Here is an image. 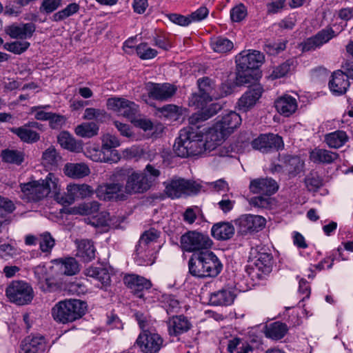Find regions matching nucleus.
<instances>
[{"instance_id":"obj_1","label":"nucleus","mask_w":353,"mask_h":353,"mask_svg":"<svg viewBox=\"0 0 353 353\" xmlns=\"http://www.w3.org/2000/svg\"><path fill=\"white\" fill-rule=\"evenodd\" d=\"M199 125H190L182 129L174 145V153L180 157L199 155L207 151L203 134Z\"/></svg>"},{"instance_id":"obj_2","label":"nucleus","mask_w":353,"mask_h":353,"mask_svg":"<svg viewBox=\"0 0 353 353\" xmlns=\"http://www.w3.org/2000/svg\"><path fill=\"white\" fill-rule=\"evenodd\" d=\"M188 268L193 276L200 279L214 278L222 271L223 264L210 249L192 256L188 261Z\"/></svg>"},{"instance_id":"obj_3","label":"nucleus","mask_w":353,"mask_h":353,"mask_svg":"<svg viewBox=\"0 0 353 353\" xmlns=\"http://www.w3.org/2000/svg\"><path fill=\"white\" fill-rule=\"evenodd\" d=\"M128 176V169L116 168L111 176V182L99 185L96 190L97 196L104 201H125L129 196L123 181Z\"/></svg>"},{"instance_id":"obj_4","label":"nucleus","mask_w":353,"mask_h":353,"mask_svg":"<svg viewBox=\"0 0 353 353\" xmlns=\"http://www.w3.org/2000/svg\"><path fill=\"white\" fill-rule=\"evenodd\" d=\"M197 85L198 92L192 94L190 99V104L195 107H203L214 99H218L231 93V88L224 84L221 87L223 91L219 92L214 81L208 77L199 78L197 80Z\"/></svg>"},{"instance_id":"obj_5","label":"nucleus","mask_w":353,"mask_h":353,"mask_svg":"<svg viewBox=\"0 0 353 353\" xmlns=\"http://www.w3.org/2000/svg\"><path fill=\"white\" fill-rule=\"evenodd\" d=\"M57 189V177L53 173H48L45 179L33 181L21 184L22 199L28 201H38L47 196L50 192Z\"/></svg>"},{"instance_id":"obj_6","label":"nucleus","mask_w":353,"mask_h":353,"mask_svg":"<svg viewBox=\"0 0 353 353\" xmlns=\"http://www.w3.org/2000/svg\"><path fill=\"white\" fill-rule=\"evenodd\" d=\"M87 305L78 299H68L57 303L52 309V315L57 322L67 323L81 318Z\"/></svg>"},{"instance_id":"obj_7","label":"nucleus","mask_w":353,"mask_h":353,"mask_svg":"<svg viewBox=\"0 0 353 353\" xmlns=\"http://www.w3.org/2000/svg\"><path fill=\"white\" fill-rule=\"evenodd\" d=\"M181 246L187 252L199 254L211 249L213 242L210 236L205 233L196 230L188 231L181 236Z\"/></svg>"},{"instance_id":"obj_8","label":"nucleus","mask_w":353,"mask_h":353,"mask_svg":"<svg viewBox=\"0 0 353 353\" xmlns=\"http://www.w3.org/2000/svg\"><path fill=\"white\" fill-rule=\"evenodd\" d=\"M6 295L10 302L17 305L30 303L34 298L32 286L23 281H13L6 289Z\"/></svg>"},{"instance_id":"obj_9","label":"nucleus","mask_w":353,"mask_h":353,"mask_svg":"<svg viewBox=\"0 0 353 353\" xmlns=\"http://www.w3.org/2000/svg\"><path fill=\"white\" fill-rule=\"evenodd\" d=\"M201 185L195 181L185 180L183 179H173L166 185L165 192L172 199L179 198L184 194H196Z\"/></svg>"},{"instance_id":"obj_10","label":"nucleus","mask_w":353,"mask_h":353,"mask_svg":"<svg viewBox=\"0 0 353 353\" xmlns=\"http://www.w3.org/2000/svg\"><path fill=\"white\" fill-rule=\"evenodd\" d=\"M107 107L117 114L126 117L131 121L139 110V106L133 101L121 97H111L107 100Z\"/></svg>"},{"instance_id":"obj_11","label":"nucleus","mask_w":353,"mask_h":353,"mask_svg":"<svg viewBox=\"0 0 353 353\" xmlns=\"http://www.w3.org/2000/svg\"><path fill=\"white\" fill-rule=\"evenodd\" d=\"M265 57L257 50L242 51L236 57L239 71L247 72L259 68L264 62Z\"/></svg>"},{"instance_id":"obj_12","label":"nucleus","mask_w":353,"mask_h":353,"mask_svg":"<svg viewBox=\"0 0 353 353\" xmlns=\"http://www.w3.org/2000/svg\"><path fill=\"white\" fill-rule=\"evenodd\" d=\"M127 169L128 176L125 181L128 196L133 194L144 193L151 188L150 182L146 179L145 174Z\"/></svg>"},{"instance_id":"obj_13","label":"nucleus","mask_w":353,"mask_h":353,"mask_svg":"<svg viewBox=\"0 0 353 353\" xmlns=\"http://www.w3.org/2000/svg\"><path fill=\"white\" fill-rule=\"evenodd\" d=\"M265 219L259 215L245 214L235 220L238 232L243 235L259 231L264 228Z\"/></svg>"},{"instance_id":"obj_14","label":"nucleus","mask_w":353,"mask_h":353,"mask_svg":"<svg viewBox=\"0 0 353 353\" xmlns=\"http://www.w3.org/2000/svg\"><path fill=\"white\" fill-rule=\"evenodd\" d=\"M252 147L261 152H268L273 150H280L283 148L282 137L274 134H261L251 142Z\"/></svg>"},{"instance_id":"obj_15","label":"nucleus","mask_w":353,"mask_h":353,"mask_svg":"<svg viewBox=\"0 0 353 353\" xmlns=\"http://www.w3.org/2000/svg\"><path fill=\"white\" fill-rule=\"evenodd\" d=\"M137 344L143 353H158L161 348L163 339L158 334L148 330L139 334Z\"/></svg>"},{"instance_id":"obj_16","label":"nucleus","mask_w":353,"mask_h":353,"mask_svg":"<svg viewBox=\"0 0 353 353\" xmlns=\"http://www.w3.org/2000/svg\"><path fill=\"white\" fill-rule=\"evenodd\" d=\"M160 232L154 228H150L145 231L141 236L138 245L136 247V261L139 265H151V262H145L142 260L143 253L146 252L148 247L151 243L155 242L159 237Z\"/></svg>"},{"instance_id":"obj_17","label":"nucleus","mask_w":353,"mask_h":353,"mask_svg":"<svg viewBox=\"0 0 353 353\" xmlns=\"http://www.w3.org/2000/svg\"><path fill=\"white\" fill-rule=\"evenodd\" d=\"M146 90L150 97L159 101H166L175 94L176 88L170 83L148 82Z\"/></svg>"},{"instance_id":"obj_18","label":"nucleus","mask_w":353,"mask_h":353,"mask_svg":"<svg viewBox=\"0 0 353 353\" xmlns=\"http://www.w3.org/2000/svg\"><path fill=\"white\" fill-rule=\"evenodd\" d=\"M336 36L335 32L331 28L323 29L319 32L315 36L305 40L301 43L302 50L303 51L314 50L328 42Z\"/></svg>"},{"instance_id":"obj_19","label":"nucleus","mask_w":353,"mask_h":353,"mask_svg":"<svg viewBox=\"0 0 353 353\" xmlns=\"http://www.w3.org/2000/svg\"><path fill=\"white\" fill-rule=\"evenodd\" d=\"M279 189L277 183L272 178H261L250 181V190L254 194L270 196Z\"/></svg>"},{"instance_id":"obj_20","label":"nucleus","mask_w":353,"mask_h":353,"mask_svg":"<svg viewBox=\"0 0 353 353\" xmlns=\"http://www.w3.org/2000/svg\"><path fill=\"white\" fill-rule=\"evenodd\" d=\"M36 26L32 23H13L5 28V32L12 39H27L32 37Z\"/></svg>"},{"instance_id":"obj_21","label":"nucleus","mask_w":353,"mask_h":353,"mask_svg":"<svg viewBox=\"0 0 353 353\" xmlns=\"http://www.w3.org/2000/svg\"><path fill=\"white\" fill-rule=\"evenodd\" d=\"M236 296V290L232 286H224L210 294V303L213 305H230Z\"/></svg>"},{"instance_id":"obj_22","label":"nucleus","mask_w":353,"mask_h":353,"mask_svg":"<svg viewBox=\"0 0 353 353\" xmlns=\"http://www.w3.org/2000/svg\"><path fill=\"white\" fill-rule=\"evenodd\" d=\"M348 79L349 78L345 71L337 70L334 72L328 84L331 92L336 96L344 94L350 86Z\"/></svg>"},{"instance_id":"obj_23","label":"nucleus","mask_w":353,"mask_h":353,"mask_svg":"<svg viewBox=\"0 0 353 353\" xmlns=\"http://www.w3.org/2000/svg\"><path fill=\"white\" fill-rule=\"evenodd\" d=\"M263 89L260 85L249 88L239 99L238 107L240 110L247 112L253 108L261 98Z\"/></svg>"},{"instance_id":"obj_24","label":"nucleus","mask_w":353,"mask_h":353,"mask_svg":"<svg viewBox=\"0 0 353 353\" xmlns=\"http://www.w3.org/2000/svg\"><path fill=\"white\" fill-rule=\"evenodd\" d=\"M228 136L223 129L220 128V125L215 123L205 133L204 142L207 150L208 151L214 150L218 145L222 143Z\"/></svg>"},{"instance_id":"obj_25","label":"nucleus","mask_w":353,"mask_h":353,"mask_svg":"<svg viewBox=\"0 0 353 353\" xmlns=\"http://www.w3.org/2000/svg\"><path fill=\"white\" fill-rule=\"evenodd\" d=\"M168 332L171 336H178L190 330L192 324L183 315L173 316L168 321Z\"/></svg>"},{"instance_id":"obj_26","label":"nucleus","mask_w":353,"mask_h":353,"mask_svg":"<svg viewBox=\"0 0 353 353\" xmlns=\"http://www.w3.org/2000/svg\"><path fill=\"white\" fill-rule=\"evenodd\" d=\"M123 281L139 298L143 297V290H148L152 286L150 281L136 274L125 276Z\"/></svg>"},{"instance_id":"obj_27","label":"nucleus","mask_w":353,"mask_h":353,"mask_svg":"<svg viewBox=\"0 0 353 353\" xmlns=\"http://www.w3.org/2000/svg\"><path fill=\"white\" fill-rule=\"evenodd\" d=\"M201 109V111L192 114L188 119L189 124L196 125H199L200 121L208 120L216 114L221 109V105L217 103H211L209 106L204 105L203 107H196Z\"/></svg>"},{"instance_id":"obj_28","label":"nucleus","mask_w":353,"mask_h":353,"mask_svg":"<svg viewBox=\"0 0 353 353\" xmlns=\"http://www.w3.org/2000/svg\"><path fill=\"white\" fill-rule=\"evenodd\" d=\"M216 123L229 136L240 125L241 118L236 112L230 111L225 113Z\"/></svg>"},{"instance_id":"obj_29","label":"nucleus","mask_w":353,"mask_h":353,"mask_svg":"<svg viewBox=\"0 0 353 353\" xmlns=\"http://www.w3.org/2000/svg\"><path fill=\"white\" fill-rule=\"evenodd\" d=\"M297 107L296 99L290 95L281 97L275 101L276 110L285 117H289L294 113Z\"/></svg>"},{"instance_id":"obj_30","label":"nucleus","mask_w":353,"mask_h":353,"mask_svg":"<svg viewBox=\"0 0 353 353\" xmlns=\"http://www.w3.org/2000/svg\"><path fill=\"white\" fill-rule=\"evenodd\" d=\"M76 256L81 258L84 262H89L95 258L96 249L92 241L88 239H82L76 242Z\"/></svg>"},{"instance_id":"obj_31","label":"nucleus","mask_w":353,"mask_h":353,"mask_svg":"<svg viewBox=\"0 0 353 353\" xmlns=\"http://www.w3.org/2000/svg\"><path fill=\"white\" fill-rule=\"evenodd\" d=\"M46 348V343L43 336H34L26 339L25 344L22 345L23 353H43Z\"/></svg>"},{"instance_id":"obj_32","label":"nucleus","mask_w":353,"mask_h":353,"mask_svg":"<svg viewBox=\"0 0 353 353\" xmlns=\"http://www.w3.org/2000/svg\"><path fill=\"white\" fill-rule=\"evenodd\" d=\"M234 227L228 222H222L214 224L211 232L214 238L217 240H228L231 239L234 234Z\"/></svg>"},{"instance_id":"obj_33","label":"nucleus","mask_w":353,"mask_h":353,"mask_svg":"<svg viewBox=\"0 0 353 353\" xmlns=\"http://www.w3.org/2000/svg\"><path fill=\"white\" fill-rule=\"evenodd\" d=\"M284 169L290 177H294L303 171L304 162L298 156L283 157Z\"/></svg>"},{"instance_id":"obj_34","label":"nucleus","mask_w":353,"mask_h":353,"mask_svg":"<svg viewBox=\"0 0 353 353\" xmlns=\"http://www.w3.org/2000/svg\"><path fill=\"white\" fill-rule=\"evenodd\" d=\"M63 172L70 178L81 179L89 175L90 170L85 163H68L64 166Z\"/></svg>"},{"instance_id":"obj_35","label":"nucleus","mask_w":353,"mask_h":353,"mask_svg":"<svg viewBox=\"0 0 353 353\" xmlns=\"http://www.w3.org/2000/svg\"><path fill=\"white\" fill-rule=\"evenodd\" d=\"M86 276L93 278L101 283L102 286H108L110 283V275L105 268L90 266L84 270Z\"/></svg>"},{"instance_id":"obj_36","label":"nucleus","mask_w":353,"mask_h":353,"mask_svg":"<svg viewBox=\"0 0 353 353\" xmlns=\"http://www.w3.org/2000/svg\"><path fill=\"white\" fill-rule=\"evenodd\" d=\"M339 157L336 152H334L325 149L314 148L310 152V159L314 163H332Z\"/></svg>"},{"instance_id":"obj_37","label":"nucleus","mask_w":353,"mask_h":353,"mask_svg":"<svg viewBox=\"0 0 353 353\" xmlns=\"http://www.w3.org/2000/svg\"><path fill=\"white\" fill-rule=\"evenodd\" d=\"M324 141L329 148H339L348 141V136L343 130H336L333 132L326 134Z\"/></svg>"},{"instance_id":"obj_38","label":"nucleus","mask_w":353,"mask_h":353,"mask_svg":"<svg viewBox=\"0 0 353 353\" xmlns=\"http://www.w3.org/2000/svg\"><path fill=\"white\" fill-rule=\"evenodd\" d=\"M10 131L16 134L22 141L32 143L40 139V135L36 131L29 129L27 126L10 128Z\"/></svg>"},{"instance_id":"obj_39","label":"nucleus","mask_w":353,"mask_h":353,"mask_svg":"<svg viewBox=\"0 0 353 353\" xmlns=\"http://www.w3.org/2000/svg\"><path fill=\"white\" fill-rule=\"evenodd\" d=\"M57 141L63 148L71 152H78L82 149L81 143L77 141L68 132H61L57 137Z\"/></svg>"},{"instance_id":"obj_40","label":"nucleus","mask_w":353,"mask_h":353,"mask_svg":"<svg viewBox=\"0 0 353 353\" xmlns=\"http://www.w3.org/2000/svg\"><path fill=\"white\" fill-rule=\"evenodd\" d=\"M99 207L100 204L96 201L85 202L71 208L70 213L72 214L90 215L97 212Z\"/></svg>"},{"instance_id":"obj_41","label":"nucleus","mask_w":353,"mask_h":353,"mask_svg":"<svg viewBox=\"0 0 353 353\" xmlns=\"http://www.w3.org/2000/svg\"><path fill=\"white\" fill-rule=\"evenodd\" d=\"M287 331L288 326L285 323L276 321L266 327L265 334L268 338L279 340L285 335Z\"/></svg>"},{"instance_id":"obj_42","label":"nucleus","mask_w":353,"mask_h":353,"mask_svg":"<svg viewBox=\"0 0 353 353\" xmlns=\"http://www.w3.org/2000/svg\"><path fill=\"white\" fill-rule=\"evenodd\" d=\"M99 125L94 122H85L75 128V133L83 138H92L98 134Z\"/></svg>"},{"instance_id":"obj_43","label":"nucleus","mask_w":353,"mask_h":353,"mask_svg":"<svg viewBox=\"0 0 353 353\" xmlns=\"http://www.w3.org/2000/svg\"><path fill=\"white\" fill-rule=\"evenodd\" d=\"M1 157L4 162L17 165L24 160V153L17 150L5 149L1 151Z\"/></svg>"},{"instance_id":"obj_44","label":"nucleus","mask_w":353,"mask_h":353,"mask_svg":"<svg viewBox=\"0 0 353 353\" xmlns=\"http://www.w3.org/2000/svg\"><path fill=\"white\" fill-rule=\"evenodd\" d=\"M34 273L39 282L45 281L47 288L44 290L50 291L54 285L49 275L48 268L43 264L38 265L34 268Z\"/></svg>"},{"instance_id":"obj_45","label":"nucleus","mask_w":353,"mask_h":353,"mask_svg":"<svg viewBox=\"0 0 353 353\" xmlns=\"http://www.w3.org/2000/svg\"><path fill=\"white\" fill-rule=\"evenodd\" d=\"M211 46L215 52L219 53L228 52L234 48L233 42L223 37H217L212 39Z\"/></svg>"},{"instance_id":"obj_46","label":"nucleus","mask_w":353,"mask_h":353,"mask_svg":"<svg viewBox=\"0 0 353 353\" xmlns=\"http://www.w3.org/2000/svg\"><path fill=\"white\" fill-rule=\"evenodd\" d=\"M61 159V157L54 146L47 148L42 154V162L47 166L56 167Z\"/></svg>"},{"instance_id":"obj_47","label":"nucleus","mask_w":353,"mask_h":353,"mask_svg":"<svg viewBox=\"0 0 353 353\" xmlns=\"http://www.w3.org/2000/svg\"><path fill=\"white\" fill-rule=\"evenodd\" d=\"M67 190L73 195L74 199L76 197L85 198L93 193L91 186L86 184H70L68 185Z\"/></svg>"},{"instance_id":"obj_48","label":"nucleus","mask_w":353,"mask_h":353,"mask_svg":"<svg viewBox=\"0 0 353 353\" xmlns=\"http://www.w3.org/2000/svg\"><path fill=\"white\" fill-rule=\"evenodd\" d=\"M80 6L77 3L68 4L65 8L57 12L52 15V21L58 22L63 21L79 12Z\"/></svg>"},{"instance_id":"obj_49","label":"nucleus","mask_w":353,"mask_h":353,"mask_svg":"<svg viewBox=\"0 0 353 353\" xmlns=\"http://www.w3.org/2000/svg\"><path fill=\"white\" fill-rule=\"evenodd\" d=\"M61 269L65 275L72 276L79 272V265L73 257H69L61 261Z\"/></svg>"},{"instance_id":"obj_50","label":"nucleus","mask_w":353,"mask_h":353,"mask_svg":"<svg viewBox=\"0 0 353 353\" xmlns=\"http://www.w3.org/2000/svg\"><path fill=\"white\" fill-rule=\"evenodd\" d=\"M39 248L42 252L49 253L55 245V240L48 232H44L39 234Z\"/></svg>"},{"instance_id":"obj_51","label":"nucleus","mask_w":353,"mask_h":353,"mask_svg":"<svg viewBox=\"0 0 353 353\" xmlns=\"http://www.w3.org/2000/svg\"><path fill=\"white\" fill-rule=\"evenodd\" d=\"M137 55L141 59H150L157 55V51L150 47L146 43H142L136 47Z\"/></svg>"},{"instance_id":"obj_52","label":"nucleus","mask_w":353,"mask_h":353,"mask_svg":"<svg viewBox=\"0 0 353 353\" xmlns=\"http://www.w3.org/2000/svg\"><path fill=\"white\" fill-rule=\"evenodd\" d=\"M30 43L28 41H14L6 43L3 48L16 54H20L24 52L29 47Z\"/></svg>"},{"instance_id":"obj_53","label":"nucleus","mask_w":353,"mask_h":353,"mask_svg":"<svg viewBox=\"0 0 353 353\" xmlns=\"http://www.w3.org/2000/svg\"><path fill=\"white\" fill-rule=\"evenodd\" d=\"M272 256L268 253H259L254 262L256 267L262 272L268 271L271 264Z\"/></svg>"},{"instance_id":"obj_54","label":"nucleus","mask_w":353,"mask_h":353,"mask_svg":"<svg viewBox=\"0 0 353 353\" xmlns=\"http://www.w3.org/2000/svg\"><path fill=\"white\" fill-rule=\"evenodd\" d=\"M246 15L247 9L243 3L239 4L230 10V18L234 22L241 21Z\"/></svg>"},{"instance_id":"obj_55","label":"nucleus","mask_w":353,"mask_h":353,"mask_svg":"<svg viewBox=\"0 0 353 353\" xmlns=\"http://www.w3.org/2000/svg\"><path fill=\"white\" fill-rule=\"evenodd\" d=\"M60 188L59 185V179H57V189L55 192H51L54 194V199L63 205H68L72 204L74 201V199L72 194H70L68 192V195L61 194L59 192Z\"/></svg>"},{"instance_id":"obj_56","label":"nucleus","mask_w":353,"mask_h":353,"mask_svg":"<svg viewBox=\"0 0 353 353\" xmlns=\"http://www.w3.org/2000/svg\"><path fill=\"white\" fill-rule=\"evenodd\" d=\"M61 4L62 0H43L39 10L41 12L50 14L61 6Z\"/></svg>"},{"instance_id":"obj_57","label":"nucleus","mask_w":353,"mask_h":353,"mask_svg":"<svg viewBox=\"0 0 353 353\" xmlns=\"http://www.w3.org/2000/svg\"><path fill=\"white\" fill-rule=\"evenodd\" d=\"M106 115L103 110L88 108L85 110L83 119L88 120L97 119L101 120Z\"/></svg>"},{"instance_id":"obj_58","label":"nucleus","mask_w":353,"mask_h":353,"mask_svg":"<svg viewBox=\"0 0 353 353\" xmlns=\"http://www.w3.org/2000/svg\"><path fill=\"white\" fill-rule=\"evenodd\" d=\"M102 144L103 145V149L105 150H114V148L120 145V141L116 136L110 134H106L103 137Z\"/></svg>"},{"instance_id":"obj_59","label":"nucleus","mask_w":353,"mask_h":353,"mask_svg":"<svg viewBox=\"0 0 353 353\" xmlns=\"http://www.w3.org/2000/svg\"><path fill=\"white\" fill-rule=\"evenodd\" d=\"M141 172L145 174L146 179L150 182V186L152 185L153 183L161 174L159 170L151 164H148L143 171Z\"/></svg>"},{"instance_id":"obj_60","label":"nucleus","mask_w":353,"mask_h":353,"mask_svg":"<svg viewBox=\"0 0 353 353\" xmlns=\"http://www.w3.org/2000/svg\"><path fill=\"white\" fill-rule=\"evenodd\" d=\"M165 307L168 314L177 312L180 308V303L174 296L169 295L165 298Z\"/></svg>"},{"instance_id":"obj_61","label":"nucleus","mask_w":353,"mask_h":353,"mask_svg":"<svg viewBox=\"0 0 353 353\" xmlns=\"http://www.w3.org/2000/svg\"><path fill=\"white\" fill-rule=\"evenodd\" d=\"M209 14V10L205 6H201L189 15L192 22H198L205 19Z\"/></svg>"},{"instance_id":"obj_62","label":"nucleus","mask_w":353,"mask_h":353,"mask_svg":"<svg viewBox=\"0 0 353 353\" xmlns=\"http://www.w3.org/2000/svg\"><path fill=\"white\" fill-rule=\"evenodd\" d=\"M168 17L172 23L181 26H187L191 23V19H190L189 16L174 13L168 14Z\"/></svg>"},{"instance_id":"obj_63","label":"nucleus","mask_w":353,"mask_h":353,"mask_svg":"<svg viewBox=\"0 0 353 353\" xmlns=\"http://www.w3.org/2000/svg\"><path fill=\"white\" fill-rule=\"evenodd\" d=\"M290 66L291 64L289 61L281 63L273 70L272 76L274 79L284 77L290 71Z\"/></svg>"},{"instance_id":"obj_64","label":"nucleus","mask_w":353,"mask_h":353,"mask_svg":"<svg viewBox=\"0 0 353 353\" xmlns=\"http://www.w3.org/2000/svg\"><path fill=\"white\" fill-rule=\"evenodd\" d=\"M305 183L310 191H314L321 185V181L318 176L309 175L305 179Z\"/></svg>"}]
</instances>
